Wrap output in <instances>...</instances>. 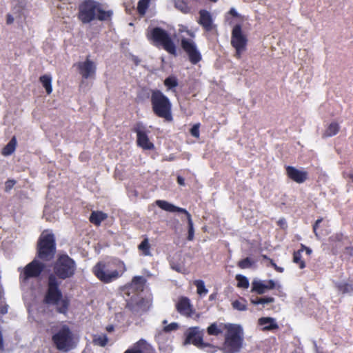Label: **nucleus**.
Masks as SVG:
<instances>
[{"label":"nucleus","mask_w":353,"mask_h":353,"mask_svg":"<svg viewBox=\"0 0 353 353\" xmlns=\"http://www.w3.org/2000/svg\"><path fill=\"white\" fill-rule=\"evenodd\" d=\"M4 347L3 339L1 332L0 331V350H3Z\"/></svg>","instance_id":"052dcab7"},{"label":"nucleus","mask_w":353,"mask_h":353,"mask_svg":"<svg viewBox=\"0 0 353 353\" xmlns=\"http://www.w3.org/2000/svg\"><path fill=\"white\" fill-rule=\"evenodd\" d=\"M108 218L107 214L102 211H93L90 214L89 221L92 224L99 226L101 222L105 221Z\"/></svg>","instance_id":"b1692460"},{"label":"nucleus","mask_w":353,"mask_h":353,"mask_svg":"<svg viewBox=\"0 0 353 353\" xmlns=\"http://www.w3.org/2000/svg\"><path fill=\"white\" fill-rule=\"evenodd\" d=\"M78 341V337L75 336L68 327V350L74 348Z\"/></svg>","instance_id":"58836bf2"},{"label":"nucleus","mask_w":353,"mask_h":353,"mask_svg":"<svg viewBox=\"0 0 353 353\" xmlns=\"http://www.w3.org/2000/svg\"><path fill=\"white\" fill-rule=\"evenodd\" d=\"M348 177L353 182V174H349Z\"/></svg>","instance_id":"0e129e2a"},{"label":"nucleus","mask_w":353,"mask_h":353,"mask_svg":"<svg viewBox=\"0 0 353 353\" xmlns=\"http://www.w3.org/2000/svg\"><path fill=\"white\" fill-rule=\"evenodd\" d=\"M176 181H177V183L180 185H183L184 186L185 185V179L183 176H177V179H176Z\"/></svg>","instance_id":"13d9d810"},{"label":"nucleus","mask_w":353,"mask_h":353,"mask_svg":"<svg viewBox=\"0 0 353 353\" xmlns=\"http://www.w3.org/2000/svg\"><path fill=\"white\" fill-rule=\"evenodd\" d=\"M322 221H323V219H322V218L319 219H317V220L315 221L314 224L313 225V232H314V233L316 235H317V234H316V230H317V228H319V224L322 222Z\"/></svg>","instance_id":"603ef678"},{"label":"nucleus","mask_w":353,"mask_h":353,"mask_svg":"<svg viewBox=\"0 0 353 353\" xmlns=\"http://www.w3.org/2000/svg\"><path fill=\"white\" fill-rule=\"evenodd\" d=\"M228 323H220L218 325L216 323L210 324L207 328V332L211 336H219L222 334L223 330H226L225 325Z\"/></svg>","instance_id":"393cba45"},{"label":"nucleus","mask_w":353,"mask_h":353,"mask_svg":"<svg viewBox=\"0 0 353 353\" xmlns=\"http://www.w3.org/2000/svg\"><path fill=\"white\" fill-rule=\"evenodd\" d=\"M199 128H200V123H196L194 124L190 129V132L192 137L195 138H199L200 133H199Z\"/></svg>","instance_id":"a18cd8bd"},{"label":"nucleus","mask_w":353,"mask_h":353,"mask_svg":"<svg viewBox=\"0 0 353 353\" xmlns=\"http://www.w3.org/2000/svg\"><path fill=\"white\" fill-rule=\"evenodd\" d=\"M340 130V126L336 122H332L326 128L323 137H329L336 135Z\"/></svg>","instance_id":"7c9ffc66"},{"label":"nucleus","mask_w":353,"mask_h":353,"mask_svg":"<svg viewBox=\"0 0 353 353\" xmlns=\"http://www.w3.org/2000/svg\"><path fill=\"white\" fill-rule=\"evenodd\" d=\"M61 264L57 263L54 267V275L59 279H66V255L60 257Z\"/></svg>","instance_id":"4be33fe9"},{"label":"nucleus","mask_w":353,"mask_h":353,"mask_svg":"<svg viewBox=\"0 0 353 353\" xmlns=\"http://www.w3.org/2000/svg\"><path fill=\"white\" fill-rule=\"evenodd\" d=\"M252 265V261L247 257L239 261L238 266L241 269L248 268Z\"/></svg>","instance_id":"c03bdc74"},{"label":"nucleus","mask_w":353,"mask_h":353,"mask_svg":"<svg viewBox=\"0 0 353 353\" xmlns=\"http://www.w3.org/2000/svg\"><path fill=\"white\" fill-rule=\"evenodd\" d=\"M147 38L152 43L162 47L166 52L174 56L176 55V47L168 32L164 29L155 27L147 32Z\"/></svg>","instance_id":"20e7f679"},{"label":"nucleus","mask_w":353,"mask_h":353,"mask_svg":"<svg viewBox=\"0 0 353 353\" xmlns=\"http://www.w3.org/2000/svg\"><path fill=\"white\" fill-rule=\"evenodd\" d=\"M52 341L59 350L66 351V325H57L51 327Z\"/></svg>","instance_id":"ddd939ff"},{"label":"nucleus","mask_w":353,"mask_h":353,"mask_svg":"<svg viewBox=\"0 0 353 353\" xmlns=\"http://www.w3.org/2000/svg\"><path fill=\"white\" fill-rule=\"evenodd\" d=\"M225 327L226 333L221 350L223 353L239 352L243 342V330L241 326L237 324L228 323Z\"/></svg>","instance_id":"7ed1b4c3"},{"label":"nucleus","mask_w":353,"mask_h":353,"mask_svg":"<svg viewBox=\"0 0 353 353\" xmlns=\"http://www.w3.org/2000/svg\"><path fill=\"white\" fill-rule=\"evenodd\" d=\"M174 6L176 9L184 14H187L190 11V8L189 7L188 3L184 0H175Z\"/></svg>","instance_id":"c9c22d12"},{"label":"nucleus","mask_w":353,"mask_h":353,"mask_svg":"<svg viewBox=\"0 0 353 353\" xmlns=\"http://www.w3.org/2000/svg\"><path fill=\"white\" fill-rule=\"evenodd\" d=\"M176 310L182 315L191 316L193 313L192 306L188 297L180 298L176 304Z\"/></svg>","instance_id":"aec40b11"},{"label":"nucleus","mask_w":353,"mask_h":353,"mask_svg":"<svg viewBox=\"0 0 353 353\" xmlns=\"http://www.w3.org/2000/svg\"><path fill=\"white\" fill-rule=\"evenodd\" d=\"M199 14L198 23L202 26L205 32H209L216 30V26L213 23L212 15L208 10H201Z\"/></svg>","instance_id":"6ab92c4d"},{"label":"nucleus","mask_w":353,"mask_h":353,"mask_svg":"<svg viewBox=\"0 0 353 353\" xmlns=\"http://www.w3.org/2000/svg\"><path fill=\"white\" fill-rule=\"evenodd\" d=\"M178 328V324L176 323H171L169 325L164 327L163 330L165 332H170L176 330Z\"/></svg>","instance_id":"09e8293b"},{"label":"nucleus","mask_w":353,"mask_h":353,"mask_svg":"<svg viewBox=\"0 0 353 353\" xmlns=\"http://www.w3.org/2000/svg\"><path fill=\"white\" fill-rule=\"evenodd\" d=\"M203 336V334L199 331V327H190L185 333V344H193L194 346L200 349H204L205 347H209L213 350L211 352H214L216 347L204 343Z\"/></svg>","instance_id":"1a4fd4ad"},{"label":"nucleus","mask_w":353,"mask_h":353,"mask_svg":"<svg viewBox=\"0 0 353 353\" xmlns=\"http://www.w3.org/2000/svg\"><path fill=\"white\" fill-rule=\"evenodd\" d=\"M276 283L274 280L260 281L254 280L252 282L251 292L263 294L267 291L276 288Z\"/></svg>","instance_id":"dca6fc26"},{"label":"nucleus","mask_w":353,"mask_h":353,"mask_svg":"<svg viewBox=\"0 0 353 353\" xmlns=\"http://www.w3.org/2000/svg\"><path fill=\"white\" fill-rule=\"evenodd\" d=\"M211 2H216L218 0H209Z\"/></svg>","instance_id":"774afa93"},{"label":"nucleus","mask_w":353,"mask_h":353,"mask_svg":"<svg viewBox=\"0 0 353 353\" xmlns=\"http://www.w3.org/2000/svg\"><path fill=\"white\" fill-rule=\"evenodd\" d=\"M258 324L263 326V331H272L279 329V325L276 323L275 319L272 317H261L258 320Z\"/></svg>","instance_id":"5701e85b"},{"label":"nucleus","mask_w":353,"mask_h":353,"mask_svg":"<svg viewBox=\"0 0 353 353\" xmlns=\"http://www.w3.org/2000/svg\"><path fill=\"white\" fill-rule=\"evenodd\" d=\"M150 103L153 113L165 121H173L172 103L160 90H150Z\"/></svg>","instance_id":"f03ea898"},{"label":"nucleus","mask_w":353,"mask_h":353,"mask_svg":"<svg viewBox=\"0 0 353 353\" xmlns=\"http://www.w3.org/2000/svg\"><path fill=\"white\" fill-rule=\"evenodd\" d=\"M56 253V242L53 234L43 232L37 245V256L43 261H51Z\"/></svg>","instance_id":"423d86ee"},{"label":"nucleus","mask_w":353,"mask_h":353,"mask_svg":"<svg viewBox=\"0 0 353 353\" xmlns=\"http://www.w3.org/2000/svg\"><path fill=\"white\" fill-rule=\"evenodd\" d=\"M108 343V338L105 334H94L92 337V343L99 347H105Z\"/></svg>","instance_id":"c85d7f7f"},{"label":"nucleus","mask_w":353,"mask_h":353,"mask_svg":"<svg viewBox=\"0 0 353 353\" xmlns=\"http://www.w3.org/2000/svg\"><path fill=\"white\" fill-rule=\"evenodd\" d=\"M132 131L137 134V144L143 150H151L154 148V145L150 141L149 137L142 123H137Z\"/></svg>","instance_id":"9b49d317"},{"label":"nucleus","mask_w":353,"mask_h":353,"mask_svg":"<svg viewBox=\"0 0 353 353\" xmlns=\"http://www.w3.org/2000/svg\"><path fill=\"white\" fill-rule=\"evenodd\" d=\"M105 330L108 332H112L114 330V326L113 325H109L105 327Z\"/></svg>","instance_id":"680f3d73"},{"label":"nucleus","mask_w":353,"mask_h":353,"mask_svg":"<svg viewBox=\"0 0 353 353\" xmlns=\"http://www.w3.org/2000/svg\"><path fill=\"white\" fill-rule=\"evenodd\" d=\"M16 184V181L14 179H8L6 181L5 183V191L6 192H10L14 185Z\"/></svg>","instance_id":"49530a36"},{"label":"nucleus","mask_w":353,"mask_h":353,"mask_svg":"<svg viewBox=\"0 0 353 353\" xmlns=\"http://www.w3.org/2000/svg\"><path fill=\"white\" fill-rule=\"evenodd\" d=\"M230 14H231L232 16H233L234 17H239L240 15L238 14V12L236 11V10L233 8H232L229 12H228Z\"/></svg>","instance_id":"4d7b16f0"},{"label":"nucleus","mask_w":353,"mask_h":353,"mask_svg":"<svg viewBox=\"0 0 353 353\" xmlns=\"http://www.w3.org/2000/svg\"><path fill=\"white\" fill-rule=\"evenodd\" d=\"M61 281L56 275L50 274L48 280V288L43 299V303L48 305H57L62 299V292L59 289Z\"/></svg>","instance_id":"0eeeda50"},{"label":"nucleus","mask_w":353,"mask_h":353,"mask_svg":"<svg viewBox=\"0 0 353 353\" xmlns=\"http://www.w3.org/2000/svg\"><path fill=\"white\" fill-rule=\"evenodd\" d=\"M214 299L213 294H211V295L210 296V300H212V299Z\"/></svg>","instance_id":"338daca9"},{"label":"nucleus","mask_w":353,"mask_h":353,"mask_svg":"<svg viewBox=\"0 0 353 353\" xmlns=\"http://www.w3.org/2000/svg\"><path fill=\"white\" fill-rule=\"evenodd\" d=\"M13 21H14V17L10 14H7L6 23L11 24L13 23Z\"/></svg>","instance_id":"bf43d9fd"},{"label":"nucleus","mask_w":353,"mask_h":353,"mask_svg":"<svg viewBox=\"0 0 353 353\" xmlns=\"http://www.w3.org/2000/svg\"><path fill=\"white\" fill-rule=\"evenodd\" d=\"M345 253L352 257L353 256V247H346Z\"/></svg>","instance_id":"5fc2aeb1"},{"label":"nucleus","mask_w":353,"mask_h":353,"mask_svg":"<svg viewBox=\"0 0 353 353\" xmlns=\"http://www.w3.org/2000/svg\"><path fill=\"white\" fill-rule=\"evenodd\" d=\"M138 249L141 252L143 256H152L150 251L151 245L149 243V239L148 237H145L144 239L141 242V243L138 245Z\"/></svg>","instance_id":"a878e982"},{"label":"nucleus","mask_w":353,"mask_h":353,"mask_svg":"<svg viewBox=\"0 0 353 353\" xmlns=\"http://www.w3.org/2000/svg\"><path fill=\"white\" fill-rule=\"evenodd\" d=\"M232 307L238 311H245L248 309L247 301L244 298L240 300H235L232 303Z\"/></svg>","instance_id":"f704fd0d"},{"label":"nucleus","mask_w":353,"mask_h":353,"mask_svg":"<svg viewBox=\"0 0 353 353\" xmlns=\"http://www.w3.org/2000/svg\"><path fill=\"white\" fill-rule=\"evenodd\" d=\"M77 68L83 79H95L97 65L94 61L90 59V56H88L84 61L78 62Z\"/></svg>","instance_id":"2eb2a0df"},{"label":"nucleus","mask_w":353,"mask_h":353,"mask_svg":"<svg viewBox=\"0 0 353 353\" xmlns=\"http://www.w3.org/2000/svg\"><path fill=\"white\" fill-rule=\"evenodd\" d=\"M343 239V234L342 233H337L330 237V241L336 242L342 241Z\"/></svg>","instance_id":"de8ad7c7"},{"label":"nucleus","mask_w":353,"mask_h":353,"mask_svg":"<svg viewBox=\"0 0 353 353\" xmlns=\"http://www.w3.org/2000/svg\"><path fill=\"white\" fill-rule=\"evenodd\" d=\"M146 279L142 276H135L132 280V283L134 285L137 286L138 289H143Z\"/></svg>","instance_id":"79ce46f5"},{"label":"nucleus","mask_w":353,"mask_h":353,"mask_svg":"<svg viewBox=\"0 0 353 353\" xmlns=\"http://www.w3.org/2000/svg\"><path fill=\"white\" fill-rule=\"evenodd\" d=\"M165 86L167 88L168 90H172L178 86V79L175 76H169L167 77L163 82Z\"/></svg>","instance_id":"72a5a7b5"},{"label":"nucleus","mask_w":353,"mask_h":353,"mask_svg":"<svg viewBox=\"0 0 353 353\" xmlns=\"http://www.w3.org/2000/svg\"><path fill=\"white\" fill-rule=\"evenodd\" d=\"M113 15L112 10H105L101 4L95 0H83L78 7L77 17L83 23H89L94 20L110 21Z\"/></svg>","instance_id":"f257e3e1"},{"label":"nucleus","mask_w":353,"mask_h":353,"mask_svg":"<svg viewBox=\"0 0 353 353\" xmlns=\"http://www.w3.org/2000/svg\"><path fill=\"white\" fill-rule=\"evenodd\" d=\"M194 285L196 287L197 294L200 296L205 295L208 290L206 289L204 282L202 280H195Z\"/></svg>","instance_id":"ea45409f"},{"label":"nucleus","mask_w":353,"mask_h":353,"mask_svg":"<svg viewBox=\"0 0 353 353\" xmlns=\"http://www.w3.org/2000/svg\"><path fill=\"white\" fill-rule=\"evenodd\" d=\"M118 267V270L109 271L104 261H99L92 268V273L102 283H110L120 278L127 270L122 261H119Z\"/></svg>","instance_id":"39448f33"},{"label":"nucleus","mask_w":353,"mask_h":353,"mask_svg":"<svg viewBox=\"0 0 353 353\" xmlns=\"http://www.w3.org/2000/svg\"><path fill=\"white\" fill-rule=\"evenodd\" d=\"M65 305H66V301H63L62 307L59 310L60 312H62V313L65 312V308L66 307Z\"/></svg>","instance_id":"e2e57ef3"},{"label":"nucleus","mask_w":353,"mask_h":353,"mask_svg":"<svg viewBox=\"0 0 353 353\" xmlns=\"http://www.w3.org/2000/svg\"><path fill=\"white\" fill-rule=\"evenodd\" d=\"M270 262L271 265L274 268V269L278 272H283L284 271V269L281 267L277 266V265L274 263V261L272 259H270Z\"/></svg>","instance_id":"8fccbe9b"},{"label":"nucleus","mask_w":353,"mask_h":353,"mask_svg":"<svg viewBox=\"0 0 353 353\" xmlns=\"http://www.w3.org/2000/svg\"><path fill=\"white\" fill-rule=\"evenodd\" d=\"M39 81L46 89V92L50 94L52 91L51 76L49 74H43L40 77Z\"/></svg>","instance_id":"cd10ccee"},{"label":"nucleus","mask_w":353,"mask_h":353,"mask_svg":"<svg viewBox=\"0 0 353 353\" xmlns=\"http://www.w3.org/2000/svg\"><path fill=\"white\" fill-rule=\"evenodd\" d=\"M8 305H3V306L0 307V314H7L8 313Z\"/></svg>","instance_id":"6e6d98bb"},{"label":"nucleus","mask_w":353,"mask_h":353,"mask_svg":"<svg viewBox=\"0 0 353 353\" xmlns=\"http://www.w3.org/2000/svg\"><path fill=\"white\" fill-rule=\"evenodd\" d=\"M336 289L343 294L353 292V282L351 283H337Z\"/></svg>","instance_id":"473e14b6"},{"label":"nucleus","mask_w":353,"mask_h":353,"mask_svg":"<svg viewBox=\"0 0 353 353\" xmlns=\"http://www.w3.org/2000/svg\"><path fill=\"white\" fill-rule=\"evenodd\" d=\"M250 301L252 305H256L259 304L272 303L274 302L275 299L274 297H272V296L256 297V298L251 297Z\"/></svg>","instance_id":"2f4dec72"},{"label":"nucleus","mask_w":353,"mask_h":353,"mask_svg":"<svg viewBox=\"0 0 353 353\" xmlns=\"http://www.w3.org/2000/svg\"><path fill=\"white\" fill-rule=\"evenodd\" d=\"M156 204L161 209L170 212H180L183 214H188V211L182 208L175 206L174 205L164 201V200H157Z\"/></svg>","instance_id":"412c9836"},{"label":"nucleus","mask_w":353,"mask_h":353,"mask_svg":"<svg viewBox=\"0 0 353 353\" xmlns=\"http://www.w3.org/2000/svg\"><path fill=\"white\" fill-rule=\"evenodd\" d=\"M285 171L288 177L297 183H303L308 179L307 171L299 170L294 166H286Z\"/></svg>","instance_id":"f3484780"},{"label":"nucleus","mask_w":353,"mask_h":353,"mask_svg":"<svg viewBox=\"0 0 353 353\" xmlns=\"http://www.w3.org/2000/svg\"><path fill=\"white\" fill-rule=\"evenodd\" d=\"M123 353H155V350L145 339H141Z\"/></svg>","instance_id":"a211bd4d"},{"label":"nucleus","mask_w":353,"mask_h":353,"mask_svg":"<svg viewBox=\"0 0 353 353\" xmlns=\"http://www.w3.org/2000/svg\"><path fill=\"white\" fill-rule=\"evenodd\" d=\"M181 46L184 52L188 54L189 61L192 64L196 65L201 61V54L193 41L183 38L181 41Z\"/></svg>","instance_id":"f8f14e48"},{"label":"nucleus","mask_w":353,"mask_h":353,"mask_svg":"<svg viewBox=\"0 0 353 353\" xmlns=\"http://www.w3.org/2000/svg\"><path fill=\"white\" fill-rule=\"evenodd\" d=\"M248 39L243 33L242 27L240 24L234 26L231 34V45L235 49V57L240 59L241 54L246 49Z\"/></svg>","instance_id":"6e6552de"},{"label":"nucleus","mask_w":353,"mask_h":353,"mask_svg":"<svg viewBox=\"0 0 353 353\" xmlns=\"http://www.w3.org/2000/svg\"><path fill=\"white\" fill-rule=\"evenodd\" d=\"M236 280L237 281L238 288L244 289H247L249 288V281L246 276L241 274H237L236 276Z\"/></svg>","instance_id":"a19ab883"},{"label":"nucleus","mask_w":353,"mask_h":353,"mask_svg":"<svg viewBox=\"0 0 353 353\" xmlns=\"http://www.w3.org/2000/svg\"><path fill=\"white\" fill-rule=\"evenodd\" d=\"M76 271L74 261L68 256V278L74 275Z\"/></svg>","instance_id":"37998d69"},{"label":"nucleus","mask_w":353,"mask_h":353,"mask_svg":"<svg viewBox=\"0 0 353 353\" xmlns=\"http://www.w3.org/2000/svg\"><path fill=\"white\" fill-rule=\"evenodd\" d=\"M185 216L187 217L188 224V235L187 239L188 241H192L194 239V230L193 222L192 220V216H191V214L188 212V214H185Z\"/></svg>","instance_id":"4c0bfd02"},{"label":"nucleus","mask_w":353,"mask_h":353,"mask_svg":"<svg viewBox=\"0 0 353 353\" xmlns=\"http://www.w3.org/2000/svg\"><path fill=\"white\" fill-rule=\"evenodd\" d=\"M17 144V139L14 136L12 137L8 143L3 148L2 154L4 156H9L12 154L16 149Z\"/></svg>","instance_id":"bb28decb"},{"label":"nucleus","mask_w":353,"mask_h":353,"mask_svg":"<svg viewBox=\"0 0 353 353\" xmlns=\"http://www.w3.org/2000/svg\"><path fill=\"white\" fill-rule=\"evenodd\" d=\"M45 268V265L42 262L34 259L25 266L23 272L20 274L19 278L25 282L30 278L39 277Z\"/></svg>","instance_id":"9d476101"},{"label":"nucleus","mask_w":353,"mask_h":353,"mask_svg":"<svg viewBox=\"0 0 353 353\" xmlns=\"http://www.w3.org/2000/svg\"><path fill=\"white\" fill-rule=\"evenodd\" d=\"M300 250H302V252L303 251H305L307 255H308V256H310L312 254V250L311 248H310L309 247L305 246L303 244H301Z\"/></svg>","instance_id":"3c124183"},{"label":"nucleus","mask_w":353,"mask_h":353,"mask_svg":"<svg viewBox=\"0 0 353 353\" xmlns=\"http://www.w3.org/2000/svg\"><path fill=\"white\" fill-rule=\"evenodd\" d=\"M150 0H139L137 4V12L138 13L143 16L145 15L147 9L149 7Z\"/></svg>","instance_id":"e433bc0d"},{"label":"nucleus","mask_w":353,"mask_h":353,"mask_svg":"<svg viewBox=\"0 0 353 353\" xmlns=\"http://www.w3.org/2000/svg\"><path fill=\"white\" fill-rule=\"evenodd\" d=\"M302 250H298L293 252L292 261L296 264L300 269H303L306 267L305 261L302 259Z\"/></svg>","instance_id":"c756f323"},{"label":"nucleus","mask_w":353,"mask_h":353,"mask_svg":"<svg viewBox=\"0 0 353 353\" xmlns=\"http://www.w3.org/2000/svg\"><path fill=\"white\" fill-rule=\"evenodd\" d=\"M131 59L135 65H139L141 63V59L137 56L132 55Z\"/></svg>","instance_id":"864d4df0"},{"label":"nucleus","mask_w":353,"mask_h":353,"mask_svg":"<svg viewBox=\"0 0 353 353\" xmlns=\"http://www.w3.org/2000/svg\"><path fill=\"white\" fill-rule=\"evenodd\" d=\"M263 258L265 259H268L270 261V258H268L266 255H263Z\"/></svg>","instance_id":"69168bd1"},{"label":"nucleus","mask_w":353,"mask_h":353,"mask_svg":"<svg viewBox=\"0 0 353 353\" xmlns=\"http://www.w3.org/2000/svg\"><path fill=\"white\" fill-rule=\"evenodd\" d=\"M150 305V301L146 299L135 295L127 301L126 307L134 314H141L147 312Z\"/></svg>","instance_id":"4468645a"}]
</instances>
